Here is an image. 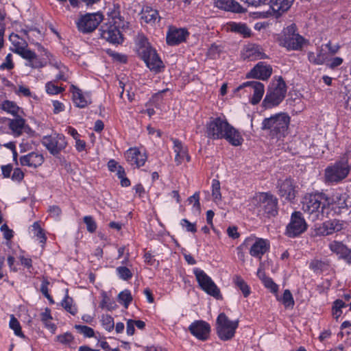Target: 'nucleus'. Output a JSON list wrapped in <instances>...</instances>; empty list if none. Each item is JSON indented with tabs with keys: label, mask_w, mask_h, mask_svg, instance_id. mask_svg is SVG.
I'll return each instance as SVG.
<instances>
[{
	"label": "nucleus",
	"mask_w": 351,
	"mask_h": 351,
	"mask_svg": "<svg viewBox=\"0 0 351 351\" xmlns=\"http://www.w3.org/2000/svg\"><path fill=\"white\" fill-rule=\"evenodd\" d=\"M206 134L212 139H226L233 146L241 145L243 138L240 132L225 117H211L206 125Z\"/></svg>",
	"instance_id": "1"
},
{
	"label": "nucleus",
	"mask_w": 351,
	"mask_h": 351,
	"mask_svg": "<svg viewBox=\"0 0 351 351\" xmlns=\"http://www.w3.org/2000/svg\"><path fill=\"white\" fill-rule=\"evenodd\" d=\"M302 209L312 221L322 220L328 217L330 213V203L322 194H309L302 202Z\"/></svg>",
	"instance_id": "2"
},
{
	"label": "nucleus",
	"mask_w": 351,
	"mask_h": 351,
	"mask_svg": "<svg viewBox=\"0 0 351 351\" xmlns=\"http://www.w3.org/2000/svg\"><path fill=\"white\" fill-rule=\"evenodd\" d=\"M136 46L138 53L147 66L156 73L160 72L164 66L163 63L156 51L151 47L147 39L143 36H139L136 40Z\"/></svg>",
	"instance_id": "3"
},
{
	"label": "nucleus",
	"mask_w": 351,
	"mask_h": 351,
	"mask_svg": "<svg viewBox=\"0 0 351 351\" xmlns=\"http://www.w3.org/2000/svg\"><path fill=\"white\" fill-rule=\"evenodd\" d=\"M290 117L287 113H278L265 118L262 123V129L269 130L273 138H280L287 134Z\"/></svg>",
	"instance_id": "4"
},
{
	"label": "nucleus",
	"mask_w": 351,
	"mask_h": 351,
	"mask_svg": "<svg viewBox=\"0 0 351 351\" xmlns=\"http://www.w3.org/2000/svg\"><path fill=\"white\" fill-rule=\"evenodd\" d=\"M287 86L281 77L274 80L268 87L262 105L265 108H271L278 106L285 97Z\"/></svg>",
	"instance_id": "5"
},
{
	"label": "nucleus",
	"mask_w": 351,
	"mask_h": 351,
	"mask_svg": "<svg viewBox=\"0 0 351 351\" xmlns=\"http://www.w3.org/2000/svg\"><path fill=\"white\" fill-rule=\"evenodd\" d=\"M112 21L101 25L100 34L102 38L112 44H119L123 41V36L119 27L121 17L118 10H114L110 14Z\"/></svg>",
	"instance_id": "6"
},
{
	"label": "nucleus",
	"mask_w": 351,
	"mask_h": 351,
	"mask_svg": "<svg viewBox=\"0 0 351 351\" xmlns=\"http://www.w3.org/2000/svg\"><path fill=\"white\" fill-rule=\"evenodd\" d=\"M278 40L280 46L285 47L287 50L294 51L302 49L306 41L297 32V27L294 23L284 28Z\"/></svg>",
	"instance_id": "7"
},
{
	"label": "nucleus",
	"mask_w": 351,
	"mask_h": 351,
	"mask_svg": "<svg viewBox=\"0 0 351 351\" xmlns=\"http://www.w3.org/2000/svg\"><path fill=\"white\" fill-rule=\"evenodd\" d=\"M258 215L270 217L278 213V199L269 193H260L254 197Z\"/></svg>",
	"instance_id": "8"
},
{
	"label": "nucleus",
	"mask_w": 351,
	"mask_h": 351,
	"mask_svg": "<svg viewBox=\"0 0 351 351\" xmlns=\"http://www.w3.org/2000/svg\"><path fill=\"white\" fill-rule=\"evenodd\" d=\"M350 171V167L346 160L335 162L325 169L324 177L326 182L337 183L345 179Z\"/></svg>",
	"instance_id": "9"
},
{
	"label": "nucleus",
	"mask_w": 351,
	"mask_h": 351,
	"mask_svg": "<svg viewBox=\"0 0 351 351\" xmlns=\"http://www.w3.org/2000/svg\"><path fill=\"white\" fill-rule=\"evenodd\" d=\"M216 330L218 337L223 341L231 339L239 326V321H231L225 313H220L216 321Z\"/></svg>",
	"instance_id": "10"
},
{
	"label": "nucleus",
	"mask_w": 351,
	"mask_h": 351,
	"mask_svg": "<svg viewBox=\"0 0 351 351\" xmlns=\"http://www.w3.org/2000/svg\"><path fill=\"white\" fill-rule=\"evenodd\" d=\"M307 227L308 225L302 214L299 211H295L291 214L290 221L286 228L285 234L290 238H295L304 232Z\"/></svg>",
	"instance_id": "11"
},
{
	"label": "nucleus",
	"mask_w": 351,
	"mask_h": 351,
	"mask_svg": "<svg viewBox=\"0 0 351 351\" xmlns=\"http://www.w3.org/2000/svg\"><path fill=\"white\" fill-rule=\"evenodd\" d=\"M193 273L196 277L197 281L201 287L206 293L215 298H221L220 290L215 283L203 270L199 268H195Z\"/></svg>",
	"instance_id": "12"
},
{
	"label": "nucleus",
	"mask_w": 351,
	"mask_h": 351,
	"mask_svg": "<svg viewBox=\"0 0 351 351\" xmlns=\"http://www.w3.org/2000/svg\"><path fill=\"white\" fill-rule=\"evenodd\" d=\"M41 143L44 147L53 156H56L63 150L67 145L65 137L62 134L54 133L44 136Z\"/></svg>",
	"instance_id": "13"
},
{
	"label": "nucleus",
	"mask_w": 351,
	"mask_h": 351,
	"mask_svg": "<svg viewBox=\"0 0 351 351\" xmlns=\"http://www.w3.org/2000/svg\"><path fill=\"white\" fill-rule=\"evenodd\" d=\"M103 20L100 12L86 14L77 22L78 30L83 33H89L95 30Z\"/></svg>",
	"instance_id": "14"
},
{
	"label": "nucleus",
	"mask_w": 351,
	"mask_h": 351,
	"mask_svg": "<svg viewBox=\"0 0 351 351\" xmlns=\"http://www.w3.org/2000/svg\"><path fill=\"white\" fill-rule=\"evenodd\" d=\"M243 245H251L250 249V254L256 258L261 260L262 256L269 250L270 244L268 240L253 237L247 238L243 243Z\"/></svg>",
	"instance_id": "15"
},
{
	"label": "nucleus",
	"mask_w": 351,
	"mask_h": 351,
	"mask_svg": "<svg viewBox=\"0 0 351 351\" xmlns=\"http://www.w3.org/2000/svg\"><path fill=\"white\" fill-rule=\"evenodd\" d=\"M242 88H245L247 92L252 93L250 103L253 105H256L261 101L265 93L264 84L258 81L246 82L240 85L237 90Z\"/></svg>",
	"instance_id": "16"
},
{
	"label": "nucleus",
	"mask_w": 351,
	"mask_h": 351,
	"mask_svg": "<svg viewBox=\"0 0 351 351\" xmlns=\"http://www.w3.org/2000/svg\"><path fill=\"white\" fill-rule=\"evenodd\" d=\"M189 330L197 339L205 341L209 337L210 326L205 321L197 320L191 323L189 327Z\"/></svg>",
	"instance_id": "17"
},
{
	"label": "nucleus",
	"mask_w": 351,
	"mask_h": 351,
	"mask_svg": "<svg viewBox=\"0 0 351 351\" xmlns=\"http://www.w3.org/2000/svg\"><path fill=\"white\" fill-rule=\"evenodd\" d=\"M278 193L288 201H292L295 197V186L293 180L287 178L284 180H279L278 183Z\"/></svg>",
	"instance_id": "18"
},
{
	"label": "nucleus",
	"mask_w": 351,
	"mask_h": 351,
	"mask_svg": "<svg viewBox=\"0 0 351 351\" xmlns=\"http://www.w3.org/2000/svg\"><path fill=\"white\" fill-rule=\"evenodd\" d=\"M272 73V68L270 65L264 62H258L251 71L247 73V77H252L262 80H267Z\"/></svg>",
	"instance_id": "19"
},
{
	"label": "nucleus",
	"mask_w": 351,
	"mask_h": 351,
	"mask_svg": "<svg viewBox=\"0 0 351 351\" xmlns=\"http://www.w3.org/2000/svg\"><path fill=\"white\" fill-rule=\"evenodd\" d=\"M19 161L22 166H27L36 169L43 163L44 157L41 154L32 152L21 156Z\"/></svg>",
	"instance_id": "20"
},
{
	"label": "nucleus",
	"mask_w": 351,
	"mask_h": 351,
	"mask_svg": "<svg viewBox=\"0 0 351 351\" xmlns=\"http://www.w3.org/2000/svg\"><path fill=\"white\" fill-rule=\"evenodd\" d=\"M125 158L131 165H136L139 167L143 166L146 160L147 156L137 148H130L125 154Z\"/></svg>",
	"instance_id": "21"
},
{
	"label": "nucleus",
	"mask_w": 351,
	"mask_h": 351,
	"mask_svg": "<svg viewBox=\"0 0 351 351\" xmlns=\"http://www.w3.org/2000/svg\"><path fill=\"white\" fill-rule=\"evenodd\" d=\"M141 14V19L145 23L152 26L160 21L158 10L152 8L149 5L143 6Z\"/></svg>",
	"instance_id": "22"
},
{
	"label": "nucleus",
	"mask_w": 351,
	"mask_h": 351,
	"mask_svg": "<svg viewBox=\"0 0 351 351\" xmlns=\"http://www.w3.org/2000/svg\"><path fill=\"white\" fill-rule=\"evenodd\" d=\"M189 33L184 29H172L167 34V43L169 45H177L186 40Z\"/></svg>",
	"instance_id": "23"
},
{
	"label": "nucleus",
	"mask_w": 351,
	"mask_h": 351,
	"mask_svg": "<svg viewBox=\"0 0 351 351\" xmlns=\"http://www.w3.org/2000/svg\"><path fill=\"white\" fill-rule=\"evenodd\" d=\"M243 58L251 61L267 58V56L263 52V48L256 45H248L243 53Z\"/></svg>",
	"instance_id": "24"
},
{
	"label": "nucleus",
	"mask_w": 351,
	"mask_h": 351,
	"mask_svg": "<svg viewBox=\"0 0 351 351\" xmlns=\"http://www.w3.org/2000/svg\"><path fill=\"white\" fill-rule=\"evenodd\" d=\"M217 8L232 12L241 13L244 12L240 4L234 0H215Z\"/></svg>",
	"instance_id": "25"
},
{
	"label": "nucleus",
	"mask_w": 351,
	"mask_h": 351,
	"mask_svg": "<svg viewBox=\"0 0 351 351\" xmlns=\"http://www.w3.org/2000/svg\"><path fill=\"white\" fill-rule=\"evenodd\" d=\"M293 1L294 0H270V7L280 16L291 8Z\"/></svg>",
	"instance_id": "26"
},
{
	"label": "nucleus",
	"mask_w": 351,
	"mask_h": 351,
	"mask_svg": "<svg viewBox=\"0 0 351 351\" xmlns=\"http://www.w3.org/2000/svg\"><path fill=\"white\" fill-rule=\"evenodd\" d=\"M9 128L15 136H19L22 134L26 128L25 120L21 117V114L15 119H9Z\"/></svg>",
	"instance_id": "27"
},
{
	"label": "nucleus",
	"mask_w": 351,
	"mask_h": 351,
	"mask_svg": "<svg viewBox=\"0 0 351 351\" xmlns=\"http://www.w3.org/2000/svg\"><path fill=\"white\" fill-rule=\"evenodd\" d=\"M341 230V225L336 220L328 221L323 223L318 228V233L322 235H329L334 232H338Z\"/></svg>",
	"instance_id": "28"
},
{
	"label": "nucleus",
	"mask_w": 351,
	"mask_h": 351,
	"mask_svg": "<svg viewBox=\"0 0 351 351\" xmlns=\"http://www.w3.org/2000/svg\"><path fill=\"white\" fill-rule=\"evenodd\" d=\"M228 30L242 35L243 37H250L251 36V30L245 23L230 22L227 24Z\"/></svg>",
	"instance_id": "29"
},
{
	"label": "nucleus",
	"mask_w": 351,
	"mask_h": 351,
	"mask_svg": "<svg viewBox=\"0 0 351 351\" xmlns=\"http://www.w3.org/2000/svg\"><path fill=\"white\" fill-rule=\"evenodd\" d=\"M0 109L14 117H19V115L23 113L22 109L15 102L9 100H4L1 102Z\"/></svg>",
	"instance_id": "30"
},
{
	"label": "nucleus",
	"mask_w": 351,
	"mask_h": 351,
	"mask_svg": "<svg viewBox=\"0 0 351 351\" xmlns=\"http://www.w3.org/2000/svg\"><path fill=\"white\" fill-rule=\"evenodd\" d=\"M71 91L73 101L77 107L84 108L90 103L88 98L84 96L81 90L76 86L72 85Z\"/></svg>",
	"instance_id": "31"
},
{
	"label": "nucleus",
	"mask_w": 351,
	"mask_h": 351,
	"mask_svg": "<svg viewBox=\"0 0 351 351\" xmlns=\"http://www.w3.org/2000/svg\"><path fill=\"white\" fill-rule=\"evenodd\" d=\"M310 269L315 272H323L330 267V261L328 259H313L309 265Z\"/></svg>",
	"instance_id": "32"
},
{
	"label": "nucleus",
	"mask_w": 351,
	"mask_h": 351,
	"mask_svg": "<svg viewBox=\"0 0 351 351\" xmlns=\"http://www.w3.org/2000/svg\"><path fill=\"white\" fill-rule=\"evenodd\" d=\"M308 59L309 62L314 64L322 65L328 60V55L324 52L323 49H319L317 54L313 52L308 53Z\"/></svg>",
	"instance_id": "33"
},
{
	"label": "nucleus",
	"mask_w": 351,
	"mask_h": 351,
	"mask_svg": "<svg viewBox=\"0 0 351 351\" xmlns=\"http://www.w3.org/2000/svg\"><path fill=\"white\" fill-rule=\"evenodd\" d=\"M233 281L236 287L241 291L243 296L245 298L248 297L251 291L249 286L245 280L241 276H236L234 278Z\"/></svg>",
	"instance_id": "34"
},
{
	"label": "nucleus",
	"mask_w": 351,
	"mask_h": 351,
	"mask_svg": "<svg viewBox=\"0 0 351 351\" xmlns=\"http://www.w3.org/2000/svg\"><path fill=\"white\" fill-rule=\"evenodd\" d=\"M32 232L35 237L39 240L40 243L43 245L47 240L44 230L41 228L38 222H34L32 226Z\"/></svg>",
	"instance_id": "35"
},
{
	"label": "nucleus",
	"mask_w": 351,
	"mask_h": 351,
	"mask_svg": "<svg viewBox=\"0 0 351 351\" xmlns=\"http://www.w3.org/2000/svg\"><path fill=\"white\" fill-rule=\"evenodd\" d=\"M14 51L27 60H31L36 58L35 52L25 47L16 46V49Z\"/></svg>",
	"instance_id": "36"
},
{
	"label": "nucleus",
	"mask_w": 351,
	"mask_h": 351,
	"mask_svg": "<svg viewBox=\"0 0 351 351\" xmlns=\"http://www.w3.org/2000/svg\"><path fill=\"white\" fill-rule=\"evenodd\" d=\"M330 250L339 256V258L341 257L348 247L341 242L334 241L328 245Z\"/></svg>",
	"instance_id": "37"
},
{
	"label": "nucleus",
	"mask_w": 351,
	"mask_h": 351,
	"mask_svg": "<svg viewBox=\"0 0 351 351\" xmlns=\"http://www.w3.org/2000/svg\"><path fill=\"white\" fill-rule=\"evenodd\" d=\"M348 196L346 193L337 194L335 196L333 201L336 206L339 208L340 212L343 209H348Z\"/></svg>",
	"instance_id": "38"
},
{
	"label": "nucleus",
	"mask_w": 351,
	"mask_h": 351,
	"mask_svg": "<svg viewBox=\"0 0 351 351\" xmlns=\"http://www.w3.org/2000/svg\"><path fill=\"white\" fill-rule=\"evenodd\" d=\"M73 299L66 294L62 301V307L72 315H75L77 313V308L73 305Z\"/></svg>",
	"instance_id": "39"
},
{
	"label": "nucleus",
	"mask_w": 351,
	"mask_h": 351,
	"mask_svg": "<svg viewBox=\"0 0 351 351\" xmlns=\"http://www.w3.org/2000/svg\"><path fill=\"white\" fill-rule=\"evenodd\" d=\"M260 278L261 279L264 286L270 289L272 293H276L278 290V286L273 281V280L266 276L265 274L260 276Z\"/></svg>",
	"instance_id": "40"
},
{
	"label": "nucleus",
	"mask_w": 351,
	"mask_h": 351,
	"mask_svg": "<svg viewBox=\"0 0 351 351\" xmlns=\"http://www.w3.org/2000/svg\"><path fill=\"white\" fill-rule=\"evenodd\" d=\"M10 328L12 329L14 332V334L21 337H25L24 335L22 332L21 327L20 325L19 322L17 320V319L12 315L10 316V320L9 323Z\"/></svg>",
	"instance_id": "41"
},
{
	"label": "nucleus",
	"mask_w": 351,
	"mask_h": 351,
	"mask_svg": "<svg viewBox=\"0 0 351 351\" xmlns=\"http://www.w3.org/2000/svg\"><path fill=\"white\" fill-rule=\"evenodd\" d=\"M212 196L215 202H218L221 200L220 182L216 179H214L212 181Z\"/></svg>",
	"instance_id": "42"
},
{
	"label": "nucleus",
	"mask_w": 351,
	"mask_h": 351,
	"mask_svg": "<svg viewBox=\"0 0 351 351\" xmlns=\"http://www.w3.org/2000/svg\"><path fill=\"white\" fill-rule=\"evenodd\" d=\"M55 82H48L45 84L46 92L49 95H58L64 91V88L55 84Z\"/></svg>",
	"instance_id": "43"
},
{
	"label": "nucleus",
	"mask_w": 351,
	"mask_h": 351,
	"mask_svg": "<svg viewBox=\"0 0 351 351\" xmlns=\"http://www.w3.org/2000/svg\"><path fill=\"white\" fill-rule=\"evenodd\" d=\"M118 300L119 302L123 304L125 308H128L132 300L130 291L126 289L119 293L118 295Z\"/></svg>",
	"instance_id": "44"
},
{
	"label": "nucleus",
	"mask_w": 351,
	"mask_h": 351,
	"mask_svg": "<svg viewBox=\"0 0 351 351\" xmlns=\"http://www.w3.org/2000/svg\"><path fill=\"white\" fill-rule=\"evenodd\" d=\"M116 272L119 278L123 280H128L132 277V271L130 270V269L124 266L117 267Z\"/></svg>",
	"instance_id": "45"
},
{
	"label": "nucleus",
	"mask_w": 351,
	"mask_h": 351,
	"mask_svg": "<svg viewBox=\"0 0 351 351\" xmlns=\"http://www.w3.org/2000/svg\"><path fill=\"white\" fill-rule=\"evenodd\" d=\"M101 324L103 327L108 332L112 331L114 328L113 318L109 315H104L101 317Z\"/></svg>",
	"instance_id": "46"
},
{
	"label": "nucleus",
	"mask_w": 351,
	"mask_h": 351,
	"mask_svg": "<svg viewBox=\"0 0 351 351\" xmlns=\"http://www.w3.org/2000/svg\"><path fill=\"white\" fill-rule=\"evenodd\" d=\"M282 302L286 308L293 307L294 305V300L291 291L289 289H286L284 291Z\"/></svg>",
	"instance_id": "47"
},
{
	"label": "nucleus",
	"mask_w": 351,
	"mask_h": 351,
	"mask_svg": "<svg viewBox=\"0 0 351 351\" xmlns=\"http://www.w3.org/2000/svg\"><path fill=\"white\" fill-rule=\"evenodd\" d=\"M75 328L86 337H93L95 335L94 330L87 326L75 325Z\"/></svg>",
	"instance_id": "48"
},
{
	"label": "nucleus",
	"mask_w": 351,
	"mask_h": 351,
	"mask_svg": "<svg viewBox=\"0 0 351 351\" xmlns=\"http://www.w3.org/2000/svg\"><path fill=\"white\" fill-rule=\"evenodd\" d=\"M221 51V46L214 43L212 44L210 47L208 53L211 58L216 59L219 56V53Z\"/></svg>",
	"instance_id": "49"
},
{
	"label": "nucleus",
	"mask_w": 351,
	"mask_h": 351,
	"mask_svg": "<svg viewBox=\"0 0 351 351\" xmlns=\"http://www.w3.org/2000/svg\"><path fill=\"white\" fill-rule=\"evenodd\" d=\"M84 222L86 225L87 230L89 232H94L97 229V224L93 218L90 216H85L84 217Z\"/></svg>",
	"instance_id": "50"
},
{
	"label": "nucleus",
	"mask_w": 351,
	"mask_h": 351,
	"mask_svg": "<svg viewBox=\"0 0 351 351\" xmlns=\"http://www.w3.org/2000/svg\"><path fill=\"white\" fill-rule=\"evenodd\" d=\"M188 201L193 203V208L197 213L200 212V203H199V193L195 192L192 196L189 197Z\"/></svg>",
	"instance_id": "51"
},
{
	"label": "nucleus",
	"mask_w": 351,
	"mask_h": 351,
	"mask_svg": "<svg viewBox=\"0 0 351 351\" xmlns=\"http://www.w3.org/2000/svg\"><path fill=\"white\" fill-rule=\"evenodd\" d=\"M14 64L12 62V55L8 53L5 59V61L0 65L1 70H11L14 68Z\"/></svg>",
	"instance_id": "52"
},
{
	"label": "nucleus",
	"mask_w": 351,
	"mask_h": 351,
	"mask_svg": "<svg viewBox=\"0 0 351 351\" xmlns=\"http://www.w3.org/2000/svg\"><path fill=\"white\" fill-rule=\"evenodd\" d=\"M57 341L62 344H69L73 339V335L70 332H65L56 337Z\"/></svg>",
	"instance_id": "53"
},
{
	"label": "nucleus",
	"mask_w": 351,
	"mask_h": 351,
	"mask_svg": "<svg viewBox=\"0 0 351 351\" xmlns=\"http://www.w3.org/2000/svg\"><path fill=\"white\" fill-rule=\"evenodd\" d=\"M58 74L56 75L55 81H67L69 77L68 73V69L66 67H62V69L60 70H58Z\"/></svg>",
	"instance_id": "54"
},
{
	"label": "nucleus",
	"mask_w": 351,
	"mask_h": 351,
	"mask_svg": "<svg viewBox=\"0 0 351 351\" xmlns=\"http://www.w3.org/2000/svg\"><path fill=\"white\" fill-rule=\"evenodd\" d=\"M49 282L47 279H44L40 286V291L51 302H53L52 298L49 294L48 285Z\"/></svg>",
	"instance_id": "55"
},
{
	"label": "nucleus",
	"mask_w": 351,
	"mask_h": 351,
	"mask_svg": "<svg viewBox=\"0 0 351 351\" xmlns=\"http://www.w3.org/2000/svg\"><path fill=\"white\" fill-rule=\"evenodd\" d=\"M346 306V304L344 302H343L342 300H337L335 302H334V306H333V313L334 315H336V317H339L340 316L341 313V308Z\"/></svg>",
	"instance_id": "56"
},
{
	"label": "nucleus",
	"mask_w": 351,
	"mask_h": 351,
	"mask_svg": "<svg viewBox=\"0 0 351 351\" xmlns=\"http://www.w3.org/2000/svg\"><path fill=\"white\" fill-rule=\"evenodd\" d=\"M180 224L183 228H186L188 232H195L197 231L195 224L191 223L186 219H182Z\"/></svg>",
	"instance_id": "57"
},
{
	"label": "nucleus",
	"mask_w": 351,
	"mask_h": 351,
	"mask_svg": "<svg viewBox=\"0 0 351 351\" xmlns=\"http://www.w3.org/2000/svg\"><path fill=\"white\" fill-rule=\"evenodd\" d=\"M1 231L3 232V238L10 241L13 237V231L10 229L6 224H3L1 227Z\"/></svg>",
	"instance_id": "58"
},
{
	"label": "nucleus",
	"mask_w": 351,
	"mask_h": 351,
	"mask_svg": "<svg viewBox=\"0 0 351 351\" xmlns=\"http://www.w3.org/2000/svg\"><path fill=\"white\" fill-rule=\"evenodd\" d=\"M343 63V59L340 57H335L332 58L329 62L326 63V66L331 69H334L336 67L340 66Z\"/></svg>",
	"instance_id": "59"
},
{
	"label": "nucleus",
	"mask_w": 351,
	"mask_h": 351,
	"mask_svg": "<svg viewBox=\"0 0 351 351\" xmlns=\"http://www.w3.org/2000/svg\"><path fill=\"white\" fill-rule=\"evenodd\" d=\"M184 158H186L187 161L190 160V157L188 156L186 151L176 153L175 161L179 165L182 162Z\"/></svg>",
	"instance_id": "60"
},
{
	"label": "nucleus",
	"mask_w": 351,
	"mask_h": 351,
	"mask_svg": "<svg viewBox=\"0 0 351 351\" xmlns=\"http://www.w3.org/2000/svg\"><path fill=\"white\" fill-rule=\"evenodd\" d=\"M24 178V173L20 168H16L14 169L12 180L16 182L21 181Z\"/></svg>",
	"instance_id": "61"
},
{
	"label": "nucleus",
	"mask_w": 351,
	"mask_h": 351,
	"mask_svg": "<svg viewBox=\"0 0 351 351\" xmlns=\"http://www.w3.org/2000/svg\"><path fill=\"white\" fill-rule=\"evenodd\" d=\"M52 104L53 106V112L54 114H58V113L64 111L65 109L64 105L62 102H60L58 100H53L52 101Z\"/></svg>",
	"instance_id": "62"
},
{
	"label": "nucleus",
	"mask_w": 351,
	"mask_h": 351,
	"mask_svg": "<svg viewBox=\"0 0 351 351\" xmlns=\"http://www.w3.org/2000/svg\"><path fill=\"white\" fill-rule=\"evenodd\" d=\"M173 143V149L175 153H180L181 152L186 151V148H184L178 139L173 138L172 139Z\"/></svg>",
	"instance_id": "63"
},
{
	"label": "nucleus",
	"mask_w": 351,
	"mask_h": 351,
	"mask_svg": "<svg viewBox=\"0 0 351 351\" xmlns=\"http://www.w3.org/2000/svg\"><path fill=\"white\" fill-rule=\"evenodd\" d=\"M16 93L19 95H22L25 97H30L32 95V93L29 88L24 86H19L18 90L16 91Z\"/></svg>",
	"instance_id": "64"
}]
</instances>
